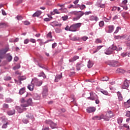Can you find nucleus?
Instances as JSON below:
<instances>
[{
  "mask_svg": "<svg viewBox=\"0 0 130 130\" xmlns=\"http://www.w3.org/2000/svg\"><path fill=\"white\" fill-rule=\"evenodd\" d=\"M83 67H84V64L82 63H77L76 64V69L77 71H80L81 68H83Z\"/></svg>",
  "mask_w": 130,
  "mask_h": 130,
  "instance_id": "obj_22",
  "label": "nucleus"
},
{
  "mask_svg": "<svg viewBox=\"0 0 130 130\" xmlns=\"http://www.w3.org/2000/svg\"><path fill=\"white\" fill-rule=\"evenodd\" d=\"M119 29L120 30V29H121V28H120V27H119V26L117 27L116 30L114 32V34H116L118 33V31H119Z\"/></svg>",
  "mask_w": 130,
  "mask_h": 130,
  "instance_id": "obj_49",
  "label": "nucleus"
},
{
  "mask_svg": "<svg viewBox=\"0 0 130 130\" xmlns=\"http://www.w3.org/2000/svg\"><path fill=\"white\" fill-rule=\"evenodd\" d=\"M20 102H21V103H22L21 104H26V101H25V99L24 98H22L20 100Z\"/></svg>",
  "mask_w": 130,
  "mask_h": 130,
  "instance_id": "obj_47",
  "label": "nucleus"
},
{
  "mask_svg": "<svg viewBox=\"0 0 130 130\" xmlns=\"http://www.w3.org/2000/svg\"><path fill=\"white\" fill-rule=\"evenodd\" d=\"M126 55H127V53H122L121 54V56H122V57H125V56H126Z\"/></svg>",
  "mask_w": 130,
  "mask_h": 130,
  "instance_id": "obj_61",
  "label": "nucleus"
},
{
  "mask_svg": "<svg viewBox=\"0 0 130 130\" xmlns=\"http://www.w3.org/2000/svg\"><path fill=\"white\" fill-rule=\"evenodd\" d=\"M38 77H43L44 79H45L46 78V75H45V74H44V72L41 73L39 75H38Z\"/></svg>",
  "mask_w": 130,
  "mask_h": 130,
  "instance_id": "obj_39",
  "label": "nucleus"
},
{
  "mask_svg": "<svg viewBox=\"0 0 130 130\" xmlns=\"http://www.w3.org/2000/svg\"><path fill=\"white\" fill-rule=\"evenodd\" d=\"M5 81H11L12 80V77L10 76H6L4 78Z\"/></svg>",
  "mask_w": 130,
  "mask_h": 130,
  "instance_id": "obj_41",
  "label": "nucleus"
},
{
  "mask_svg": "<svg viewBox=\"0 0 130 130\" xmlns=\"http://www.w3.org/2000/svg\"><path fill=\"white\" fill-rule=\"evenodd\" d=\"M117 95L119 100V101H122V94H121V93L119 91H118L117 92Z\"/></svg>",
  "mask_w": 130,
  "mask_h": 130,
  "instance_id": "obj_25",
  "label": "nucleus"
},
{
  "mask_svg": "<svg viewBox=\"0 0 130 130\" xmlns=\"http://www.w3.org/2000/svg\"><path fill=\"white\" fill-rule=\"evenodd\" d=\"M33 104V102L32 101L31 98H29L27 101L26 104H22V106L23 107H28V106H29V105H32Z\"/></svg>",
  "mask_w": 130,
  "mask_h": 130,
  "instance_id": "obj_9",
  "label": "nucleus"
},
{
  "mask_svg": "<svg viewBox=\"0 0 130 130\" xmlns=\"http://www.w3.org/2000/svg\"><path fill=\"white\" fill-rule=\"evenodd\" d=\"M55 31L56 33H61V32H62L61 29H60L59 28H55Z\"/></svg>",
  "mask_w": 130,
  "mask_h": 130,
  "instance_id": "obj_38",
  "label": "nucleus"
},
{
  "mask_svg": "<svg viewBox=\"0 0 130 130\" xmlns=\"http://www.w3.org/2000/svg\"><path fill=\"white\" fill-rule=\"evenodd\" d=\"M126 4H127V0H124L122 1V4L120 5V7L123 8V10H125V11L127 10V5Z\"/></svg>",
  "mask_w": 130,
  "mask_h": 130,
  "instance_id": "obj_12",
  "label": "nucleus"
},
{
  "mask_svg": "<svg viewBox=\"0 0 130 130\" xmlns=\"http://www.w3.org/2000/svg\"><path fill=\"white\" fill-rule=\"evenodd\" d=\"M108 80H109V78L107 76L103 77L102 78V81H108Z\"/></svg>",
  "mask_w": 130,
  "mask_h": 130,
  "instance_id": "obj_51",
  "label": "nucleus"
},
{
  "mask_svg": "<svg viewBox=\"0 0 130 130\" xmlns=\"http://www.w3.org/2000/svg\"><path fill=\"white\" fill-rule=\"evenodd\" d=\"M100 92H101V93H102V94H104V95H108V91H106V90H104L103 89H101Z\"/></svg>",
  "mask_w": 130,
  "mask_h": 130,
  "instance_id": "obj_36",
  "label": "nucleus"
},
{
  "mask_svg": "<svg viewBox=\"0 0 130 130\" xmlns=\"http://www.w3.org/2000/svg\"><path fill=\"white\" fill-rule=\"evenodd\" d=\"M93 62L89 60L88 61L87 67L88 68V69H91V68L93 67Z\"/></svg>",
  "mask_w": 130,
  "mask_h": 130,
  "instance_id": "obj_27",
  "label": "nucleus"
},
{
  "mask_svg": "<svg viewBox=\"0 0 130 130\" xmlns=\"http://www.w3.org/2000/svg\"><path fill=\"white\" fill-rule=\"evenodd\" d=\"M113 49L114 50H116V51H120V50H122V48L120 46H113Z\"/></svg>",
  "mask_w": 130,
  "mask_h": 130,
  "instance_id": "obj_20",
  "label": "nucleus"
},
{
  "mask_svg": "<svg viewBox=\"0 0 130 130\" xmlns=\"http://www.w3.org/2000/svg\"><path fill=\"white\" fill-rule=\"evenodd\" d=\"M8 124H9V122L4 124L2 126V128H7L8 127Z\"/></svg>",
  "mask_w": 130,
  "mask_h": 130,
  "instance_id": "obj_53",
  "label": "nucleus"
},
{
  "mask_svg": "<svg viewBox=\"0 0 130 130\" xmlns=\"http://www.w3.org/2000/svg\"><path fill=\"white\" fill-rule=\"evenodd\" d=\"M89 20L90 21H95L97 22V21L99 20V18H98V17L97 16H89Z\"/></svg>",
  "mask_w": 130,
  "mask_h": 130,
  "instance_id": "obj_21",
  "label": "nucleus"
},
{
  "mask_svg": "<svg viewBox=\"0 0 130 130\" xmlns=\"http://www.w3.org/2000/svg\"><path fill=\"white\" fill-rule=\"evenodd\" d=\"M23 24L26 26H29V25H30V22L28 21H25L23 22Z\"/></svg>",
  "mask_w": 130,
  "mask_h": 130,
  "instance_id": "obj_55",
  "label": "nucleus"
},
{
  "mask_svg": "<svg viewBox=\"0 0 130 130\" xmlns=\"http://www.w3.org/2000/svg\"><path fill=\"white\" fill-rule=\"evenodd\" d=\"M18 79L19 81H24L27 79V77H26L25 76H18Z\"/></svg>",
  "mask_w": 130,
  "mask_h": 130,
  "instance_id": "obj_29",
  "label": "nucleus"
},
{
  "mask_svg": "<svg viewBox=\"0 0 130 130\" xmlns=\"http://www.w3.org/2000/svg\"><path fill=\"white\" fill-rule=\"evenodd\" d=\"M16 112V111L15 110V109H13L12 110H9L7 112V114L9 115H14V114H15Z\"/></svg>",
  "mask_w": 130,
  "mask_h": 130,
  "instance_id": "obj_26",
  "label": "nucleus"
},
{
  "mask_svg": "<svg viewBox=\"0 0 130 130\" xmlns=\"http://www.w3.org/2000/svg\"><path fill=\"white\" fill-rule=\"evenodd\" d=\"M95 42L96 44H98L99 43H102V41L100 39H96Z\"/></svg>",
  "mask_w": 130,
  "mask_h": 130,
  "instance_id": "obj_48",
  "label": "nucleus"
},
{
  "mask_svg": "<svg viewBox=\"0 0 130 130\" xmlns=\"http://www.w3.org/2000/svg\"><path fill=\"white\" fill-rule=\"evenodd\" d=\"M16 19L18 20V21H21L23 20V17L21 15H18L16 17Z\"/></svg>",
  "mask_w": 130,
  "mask_h": 130,
  "instance_id": "obj_40",
  "label": "nucleus"
},
{
  "mask_svg": "<svg viewBox=\"0 0 130 130\" xmlns=\"http://www.w3.org/2000/svg\"><path fill=\"white\" fill-rule=\"evenodd\" d=\"M103 47V46H98L96 47V49L95 51H93V53H96V52H98L100 49H101Z\"/></svg>",
  "mask_w": 130,
  "mask_h": 130,
  "instance_id": "obj_28",
  "label": "nucleus"
},
{
  "mask_svg": "<svg viewBox=\"0 0 130 130\" xmlns=\"http://www.w3.org/2000/svg\"><path fill=\"white\" fill-rule=\"evenodd\" d=\"M47 37L48 38H52V35H51V32L50 31L47 35Z\"/></svg>",
  "mask_w": 130,
  "mask_h": 130,
  "instance_id": "obj_54",
  "label": "nucleus"
},
{
  "mask_svg": "<svg viewBox=\"0 0 130 130\" xmlns=\"http://www.w3.org/2000/svg\"><path fill=\"white\" fill-rule=\"evenodd\" d=\"M6 58L7 60H8V61L9 62H11V61H12V59H13V56H12V55H11V54L10 53L7 54L6 55Z\"/></svg>",
  "mask_w": 130,
  "mask_h": 130,
  "instance_id": "obj_16",
  "label": "nucleus"
},
{
  "mask_svg": "<svg viewBox=\"0 0 130 130\" xmlns=\"http://www.w3.org/2000/svg\"><path fill=\"white\" fill-rule=\"evenodd\" d=\"M124 71H123V70L120 69V68H118L117 70H116V73H123Z\"/></svg>",
  "mask_w": 130,
  "mask_h": 130,
  "instance_id": "obj_50",
  "label": "nucleus"
},
{
  "mask_svg": "<svg viewBox=\"0 0 130 130\" xmlns=\"http://www.w3.org/2000/svg\"><path fill=\"white\" fill-rule=\"evenodd\" d=\"M71 40H72V41H78L80 40V38H77V37H73L71 38Z\"/></svg>",
  "mask_w": 130,
  "mask_h": 130,
  "instance_id": "obj_35",
  "label": "nucleus"
},
{
  "mask_svg": "<svg viewBox=\"0 0 130 130\" xmlns=\"http://www.w3.org/2000/svg\"><path fill=\"white\" fill-rule=\"evenodd\" d=\"M6 102L7 103H11V102H13V100L11 98H7L6 99Z\"/></svg>",
  "mask_w": 130,
  "mask_h": 130,
  "instance_id": "obj_44",
  "label": "nucleus"
},
{
  "mask_svg": "<svg viewBox=\"0 0 130 130\" xmlns=\"http://www.w3.org/2000/svg\"><path fill=\"white\" fill-rule=\"evenodd\" d=\"M68 16H62V19L63 21H67L68 20Z\"/></svg>",
  "mask_w": 130,
  "mask_h": 130,
  "instance_id": "obj_60",
  "label": "nucleus"
},
{
  "mask_svg": "<svg viewBox=\"0 0 130 130\" xmlns=\"http://www.w3.org/2000/svg\"><path fill=\"white\" fill-rule=\"evenodd\" d=\"M34 99L35 100H39L40 99V96L37 94H35L34 95Z\"/></svg>",
  "mask_w": 130,
  "mask_h": 130,
  "instance_id": "obj_34",
  "label": "nucleus"
},
{
  "mask_svg": "<svg viewBox=\"0 0 130 130\" xmlns=\"http://www.w3.org/2000/svg\"><path fill=\"white\" fill-rule=\"evenodd\" d=\"M125 116H127V117H130V111H128L126 112Z\"/></svg>",
  "mask_w": 130,
  "mask_h": 130,
  "instance_id": "obj_62",
  "label": "nucleus"
},
{
  "mask_svg": "<svg viewBox=\"0 0 130 130\" xmlns=\"http://www.w3.org/2000/svg\"><path fill=\"white\" fill-rule=\"evenodd\" d=\"M109 66L110 67H119V64L117 61H111L109 63Z\"/></svg>",
  "mask_w": 130,
  "mask_h": 130,
  "instance_id": "obj_13",
  "label": "nucleus"
},
{
  "mask_svg": "<svg viewBox=\"0 0 130 130\" xmlns=\"http://www.w3.org/2000/svg\"><path fill=\"white\" fill-rule=\"evenodd\" d=\"M79 56H74L72 59H69L70 62H74V61H76L77 59H79Z\"/></svg>",
  "mask_w": 130,
  "mask_h": 130,
  "instance_id": "obj_24",
  "label": "nucleus"
},
{
  "mask_svg": "<svg viewBox=\"0 0 130 130\" xmlns=\"http://www.w3.org/2000/svg\"><path fill=\"white\" fill-rule=\"evenodd\" d=\"M94 100L95 101L96 104H99V103H100V101H99L98 96H97V98Z\"/></svg>",
  "mask_w": 130,
  "mask_h": 130,
  "instance_id": "obj_56",
  "label": "nucleus"
},
{
  "mask_svg": "<svg viewBox=\"0 0 130 130\" xmlns=\"http://www.w3.org/2000/svg\"><path fill=\"white\" fill-rule=\"evenodd\" d=\"M14 81H15V83L17 84V85H22V81H21L20 80H17L15 79Z\"/></svg>",
  "mask_w": 130,
  "mask_h": 130,
  "instance_id": "obj_45",
  "label": "nucleus"
},
{
  "mask_svg": "<svg viewBox=\"0 0 130 130\" xmlns=\"http://www.w3.org/2000/svg\"><path fill=\"white\" fill-rule=\"evenodd\" d=\"M62 78V73H61L60 75H57L55 77L54 82H59L60 79Z\"/></svg>",
  "mask_w": 130,
  "mask_h": 130,
  "instance_id": "obj_19",
  "label": "nucleus"
},
{
  "mask_svg": "<svg viewBox=\"0 0 130 130\" xmlns=\"http://www.w3.org/2000/svg\"><path fill=\"white\" fill-rule=\"evenodd\" d=\"M99 26L101 28H102V27H104V25H105L104 21H101L99 22Z\"/></svg>",
  "mask_w": 130,
  "mask_h": 130,
  "instance_id": "obj_37",
  "label": "nucleus"
},
{
  "mask_svg": "<svg viewBox=\"0 0 130 130\" xmlns=\"http://www.w3.org/2000/svg\"><path fill=\"white\" fill-rule=\"evenodd\" d=\"M90 96L87 98V99L88 100H91L92 101H94L95 99H96L97 97H98V95L96 94V93L93 92V91H91L90 92Z\"/></svg>",
  "mask_w": 130,
  "mask_h": 130,
  "instance_id": "obj_6",
  "label": "nucleus"
},
{
  "mask_svg": "<svg viewBox=\"0 0 130 130\" xmlns=\"http://www.w3.org/2000/svg\"><path fill=\"white\" fill-rule=\"evenodd\" d=\"M96 111V108L94 107H88L86 109V112L87 113H92Z\"/></svg>",
  "mask_w": 130,
  "mask_h": 130,
  "instance_id": "obj_10",
  "label": "nucleus"
},
{
  "mask_svg": "<svg viewBox=\"0 0 130 130\" xmlns=\"http://www.w3.org/2000/svg\"><path fill=\"white\" fill-rule=\"evenodd\" d=\"M21 68V65L20 64H18L16 66H15V67H14L13 68L14 71H16L17 70H19V69H20Z\"/></svg>",
  "mask_w": 130,
  "mask_h": 130,
  "instance_id": "obj_32",
  "label": "nucleus"
},
{
  "mask_svg": "<svg viewBox=\"0 0 130 130\" xmlns=\"http://www.w3.org/2000/svg\"><path fill=\"white\" fill-rule=\"evenodd\" d=\"M65 30L66 31H70L71 32H72V30H71V26L69 27V25H67V26L65 28Z\"/></svg>",
  "mask_w": 130,
  "mask_h": 130,
  "instance_id": "obj_52",
  "label": "nucleus"
},
{
  "mask_svg": "<svg viewBox=\"0 0 130 130\" xmlns=\"http://www.w3.org/2000/svg\"><path fill=\"white\" fill-rule=\"evenodd\" d=\"M27 118H33V115H31V114H28L26 116Z\"/></svg>",
  "mask_w": 130,
  "mask_h": 130,
  "instance_id": "obj_64",
  "label": "nucleus"
},
{
  "mask_svg": "<svg viewBox=\"0 0 130 130\" xmlns=\"http://www.w3.org/2000/svg\"><path fill=\"white\" fill-rule=\"evenodd\" d=\"M10 47L9 46L6 47L5 48H2L0 49V56H3L5 57V54L9 51Z\"/></svg>",
  "mask_w": 130,
  "mask_h": 130,
  "instance_id": "obj_4",
  "label": "nucleus"
},
{
  "mask_svg": "<svg viewBox=\"0 0 130 130\" xmlns=\"http://www.w3.org/2000/svg\"><path fill=\"white\" fill-rule=\"evenodd\" d=\"M45 122L47 124H49L51 128H57V125H56V123H55L51 120H46Z\"/></svg>",
  "mask_w": 130,
  "mask_h": 130,
  "instance_id": "obj_5",
  "label": "nucleus"
},
{
  "mask_svg": "<svg viewBox=\"0 0 130 130\" xmlns=\"http://www.w3.org/2000/svg\"><path fill=\"white\" fill-rule=\"evenodd\" d=\"M22 105H23V104L20 105V107L16 106L15 108L16 110H17L18 112H19V113H22L23 111L26 110L27 109H26V107H23Z\"/></svg>",
  "mask_w": 130,
  "mask_h": 130,
  "instance_id": "obj_7",
  "label": "nucleus"
},
{
  "mask_svg": "<svg viewBox=\"0 0 130 130\" xmlns=\"http://www.w3.org/2000/svg\"><path fill=\"white\" fill-rule=\"evenodd\" d=\"M113 50H114L113 49V45H112V47H110L105 50V54L107 55H110L113 52Z\"/></svg>",
  "mask_w": 130,
  "mask_h": 130,
  "instance_id": "obj_8",
  "label": "nucleus"
},
{
  "mask_svg": "<svg viewBox=\"0 0 130 130\" xmlns=\"http://www.w3.org/2000/svg\"><path fill=\"white\" fill-rule=\"evenodd\" d=\"M108 28V33H112L114 30V25H110L107 26Z\"/></svg>",
  "mask_w": 130,
  "mask_h": 130,
  "instance_id": "obj_18",
  "label": "nucleus"
},
{
  "mask_svg": "<svg viewBox=\"0 0 130 130\" xmlns=\"http://www.w3.org/2000/svg\"><path fill=\"white\" fill-rule=\"evenodd\" d=\"M8 23H0V28H6L8 27Z\"/></svg>",
  "mask_w": 130,
  "mask_h": 130,
  "instance_id": "obj_30",
  "label": "nucleus"
},
{
  "mask_svg": "<svg viewBox=\"0 0 130 130\" xmlns=\"http://www.w3.org/2000/svg\"><path fill=\"white\" fill-rule=\"evenodd\" d=\"M32 82L37 87H40L42 85L43 82L42 80H39L37 78H34L32 79Z\"/></svg>",
  "mask_w": 130,
  "mask_h": 130,
  "instance_id": "obj_3",
  "label": "nucleus"
},
{
  "mask_svg": "<svg viewBox=\"0 0 130 130\" xmlns=\"http://www.w3.org/2000/svg\"><path fill=\"white\" fill-rule=\"evenodd\" d=\"M29 41L31 43H36V40L34 39H30Z\"/></svg>",
  "mask_w": 130,
  "mask_h": 130,
  "instance_id": "obj_58",
  "label": "nucleus"
},
{
  "mask_svg": "<svg viewBox=\"0 0 130 130\" xmlns=\"http://www.w3.org/2000/svg\"><path fill=\"white\" fill-rule=\"evenodd\" d=\"M56 46H57V44L56 43H54L52 44V47L53 49H54V48H55V47H56Z\"/></svg>",
  "mask_w": 130,
  "mask_h": 130,
  "instance_id": "obj_59",
  "label": "nucleus"
},
{
  "mask_svg": "<svg viewBox=\"0 0 130 130\" xmlns=\"http://www.w3.org/2000/svg\"><path fill=\"white\" fill-rule=\"evenodd\" d=\"M117 122L119 124H121L122 122V118L120 117L117 119Z\"/></svg>",
  "mask_w": 130,
  "mask_h": 130,
  "instance_id": "obj_42",
  "label": "nucleus"
},
{
  "mask_svg": "<svg viewBox=\"0 0 130 130\" xmlns=\"http://www.w3.org/2000/svg\"><path fill=\"white\" fill-rule=\"evenodd\" d=\"M22 122H23V123H25V124H27V123L29 122V120H28V119L26 118H23L22 119Z\"/></svg>",
  "mask_w": 130,
  "mask_h": 130,
  "instance_id": "obj_46",
  "label": "nucleus"
},
{
  "mask_svg": "<svg viewBox=\"0 0 130 130\" xmlns=\"http://www.w3.org/2000/svg\"><path fill=\"white\" fill-rule=\"evenodd\" d=\"M129 87V81L127 79L125 80L123 85L122 86V89H127Z\"/></svg>",
  "mask_w": 130,
  "mask_h": 130,
  "instance_id": "obj_11",
  "label": "nucleus"
},
{
  "mask_svg": "<svg viewBox=\"0 0 130 130\" xmlns=\"http://www.w3.org/2000/svg\"><path fill=\"white\" fill-rule=\"evenodd\" d=\"M25 88L24 87L22 88L19 90V94H20V95H23V94H24L25 93Z\"/></svg>",
  "mask_w": 130,
  "mask_h": 130,
  "instance_id": "obj_31",
  "label": "nucleus"
},
{
  "mask_svg": "<svg viewBox=\"0 0 130 130\" xmlns=\"http://www.w3.org/2000/svg\"><path fill=\"white\" fill-rule=\"evenodd\" d=\"M34 86L35 85L33 83V81H31V83L28 85L27 89H28L29 91H33V90H34Z\"/></svg>",
  "mask_w": 130,
  "mask_h": 130,
  "instance_id": "obj_15",
  "label": "nucleus"
},
{
  "mask_svg": "<svg viewBox=\"0 0 130 130\" xmlns=\"http://www.w3.org/2000/svg\"><path fill=\"white\" fill-rule=\"evenodd\" d=\"M92 119L93 120H101V119H103V114H102L100 117L99 116H94Z\"/></svg>",
  "mask_w": 130,
  "mask_h": 130,
  "instance_id": "obj_17",
  "label": "nucleus"
},
{
  "mask_svg": "<svg viewBox=\"0 0 130 130\" xmlns=\"http://www.w3.org/2000/svg\"><path fill=\"white\" fill-rule=\"evenodd\" d=\"M85 13H84L83 11H79V13L78 14V17L80 18L82 16H84Z\"/></svg>",
  "mask_w": 130,
  "mask_h": 130,
  "instance_id": "obj_33",
  "label": "nucleus"
},
{
  "mask_svg": "<svg viewBox=\"0 0 130 130\" xmlns=\"http://www.w3.org/2000/svg\"><path fill=\"white\" fill-rule=\"evenodd\" d=\"M88 37L85 36L81 38V39H82L83 41H86L88 39Z\"/></svg>",
  "mask_w": 130,
  "mask_h": 130,
  "instance_id": "obj_57",
  "label": "nucleus"
},
{
  "mask_svg": "<svg viewBox=\"0 0 130 130\" xmlns=\"http://www.w3.org/2000/svg\"><path fill=\"white\" fill-rule=\"evenodd\" d=\"M79 6L80 10H85V9H86V6L85 5H79Z\"/></svg>",
  "mask_w": 130,
  "mask_h": 130,
  "instance_id": "obj_43",
  "label": "nucleus"
},
{
  "mask_svg": "<svg viewBox=\"0 0 130 130\" xmlns=\"http://www.w3.org/2000/svg\"><path fill=\"white\" fill-rule=\"evenodd\" d=\"M41 14H42V12L40 11H37L36 13H35L33 15H32V17L34 18L35 17H39V16H40V15H41Z\"/></svg>",
  "mask_w": 130,
  "mask_h": 130,
  "instance_id": "obj_23",
  "label": "nucleus"
},
{
  "mask_svg": "<svg viewBox=\"0 0 130 130\" xmlns=\"http://www.w3.org/2000/svg\"><path fill=\"white\" fill-rule=\"evenodd\" d=\"M43 97H46L48 95V88L45 87L43 88L42 91Z\"/></svg>",
  "mask_w": 130,
  "mask_h": 130,
  "instance_id": "obj_14",
  "label": "nucleus"
},
{
  "mask_svg": "<svg viewBox=\"0 0 130 130\" xmlns=\"http://www.w3.org/2000/svg\"><path fill=\"white\" fill-rule=\"evenodd\" d=\"M82 26V23H75L71 26V32H77L78 29Z\"/></svg>",
  "mask_w": 130,
  "mask_h": 130,
  "instance_id": "obj_2",
  "label": "nucleus"
},
{
  "mask_svg": "<svg viewBox=\"0 0 130 130\" xmlns=\"http://www.w3.org/2000/svg\"><path fill=\"white\" fill-rule=\"evenodd\" d=\"M114 114L111 111H109L107 112L106 115H103V119L106 121H109L110 118L113 117Z\"/></svg>",
  "mask_w": 130,
  "mask_h": 130,
  "instance_id": "obj_1",
  "label": "nucleus"
},
{
  "mask_svg": "<svg viewBox=\"0 0 130 130\" xmlns=\"http://www.w3.org/2000/svg\"><path fill=\"white\" fill-rule=\"evenodd\" d=\"M3 107L4 108H9V105L7 104H4Z\"/></svg>",
  "mask_w": 130,
  "mask_h": 130,
  "instance_id": "obj_63",
  "label": "nucleus"
}]
</instances>
